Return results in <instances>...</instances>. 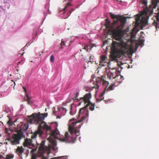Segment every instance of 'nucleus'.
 I'll return each mask as SVG.
<instances>
[{"label":"nucleus","instance_id":"obj_3","mask_svg":"<svg viewBox=\"0 0 159 159\" xmlns=\"http://www.w3.org/2000/svg\"><path fill=\"white\" fill-rule=\"evenodd\" d=\"M28 123H26L23 125L22 124L20 129L16 131L17 134H14L12 137L7 139L6 140L8 141L9 143L12 145H16L19 144L20 140L22 138L25 137L24 132L22 130L25 131L28 129Z\"/></svg>","mask_w":159,"mask_h":159},{"label":"nucleus","instance_id":"obj_12","mask_svg":"<svg viewBox=\"0 0 159 159\" xmlns=\"http://www.w3.org/2000/svg\"><path fill=\"white\" fill-rule=\"evenodd\" d=\"M110 14L111 16L112 19H116L115 20H114L113 22L111 24V29H114L115 27V25L117 24L118 23L119 21L117 18H114V17L115 16H118V15H115L114 14H111V13H110Z\"/></svg>","mask_w":159,"mask_h":159},{"label":"nucleus","instance_id":"obj_22","mask_svg":"<svg viewBox=\"0 0 159 159\" xmlns=\"http://www.w3.org/2000/svg\"><path fill=\"white\" fill-rule=\"evenodd\" d=\"M118 56H116L114 53H112L111 56V57L113 60L116 59V58L118 57Z\"/></svg>","mask_w":159,"mask_h":159},{"label":"nucleus","instance_id":"obj_28","mask_svg":"<svg viewBox=\"0 0 159 159\" xmlns=\"http://www.w3.org/2000/svg\"><path fill=\"white\" fill-rule=\"evenodd\" d=\"M65 44L64 43V42L62 41L61 43V44H60V47H61V48H62V46L64 45Z\"/></svg>","mask_w":159,"mask_h":159},{"label":"nucleus","instance_id":"obj_25","mask_svg":"<svg viewBox=\"0 0 159 159\" xmlns=\"http://www.w3.org/2000/svg\"><path fill=\"white\" fill-rule=\"evenodd\" d=\"M50 61L52 62H54V57L53 55H52L50 56Z\"/></svg>","mask_w":159,"mask_h":159},{"label":"nucleus","instance_id":"obj_13","mask_svg":"<svg viewBox=\"0 0 159 159\" xmlns=\"http://www.w3.org/2000/svg\"><path fill=\"white\" fill-rule=\"evenodd\" d=\"M116 71L115 72V73L112 71H110L108 72L107 74L108 78L110 79H114L116 78L117 76H118V75L116 74Z\"/></svg>","mask_w":159,"mask_h":159},{"label":"nucleus","instance_id":"obj_15","mask_svg":"<svg viewBox=\"0 0 159 159\" xmlns=\"http://www.w3.org/2000/svg\"><path fill=\"white\" fill-rule=\"evenodd\" d=\"M31 97H30L27 94L26 95V98H24L25 100L26 101L28 104H31L32 103V102L30 100Z\"/></svg>","mask_w":159,"mask_h":159},{"label":"nucleus","instance_id":"obj_18","mask_svg":"<svg viewBox=\"0 0 159 159\" xmlns=\"http://www.w3.org/2000/svg\"><path fill=\"white\" fill-rule=\"evenodd\" d=\"M95 46V45H92V46H88V45H85L84 48H83V49H84L86 50V52H87L88 51V50L90 49V50L93 48V46Z\"/></svg>","mask_w":159,"mask_h":159},{"label":"nucleus","instance_id":"obj_6","mask_svg":"<svg viewBox=\"0 0 159 159\" xmlns=\"http://www.w3.org/2000/svg\"><path fill=\"white\" fill-rule=\"evenodd\" d=\"M91 97V93H89L85 94L84 97L81 98V99L84 102V104L85 105L84 107H87L89 106V109L91 111H93L94 110L95 105V103L93 104L90 101V99Z\"/></svg>","mask_w":159,"mask_h":159},{"label":"nucleus","instance_id":"obj_17","mask_svg":"<svg viewBox=\"0 0 159 159\" xmlns=\"http://www.w3.org/2000/svg\"><path fill=\"white\" fill-rule=\"evenodd\" d=\"M105 91L104 90L102 93H101L100 96V99H97V102H100L104 99L103 95L105 94Z\"/></svg>","mask_w":159,"mask_h":159},{"label":"nucleus","instance_id":"obj_7","mask_svg":"<svg viewBox=\"0 0 159 159\" xmlns=\"http://www.w3.org/2000/svg\"><path fill=\"white\" fill-rule=\"evenodd\" d=\"M96 82L97 84L101 82L102 83L103 85L106 86L104 90L105 91L113 89L112 87L114 85V84H112L110 85V86H108V85L109 84V83L108 82L104 80V77L103 76H101V78L98 77L97 79Z\"/></svg>","mask_w":159,"mask_h":159},{"label":"nucleus","instance_id":"obj_32","mask_svg":"<svg viewBox=\"0 0 159 159\" xmlns=\"http://www.w3.org/2000/svg\"><path fill=\"white\" fill-rule=\"evenodd\" d=\"M23 89L24 91L25 92H26V89L24 87H23Z\"/></svg>","mask_w":159,"mask_h":159},{"label":"nucleus","instance_id":"obj_20","mask_svg":"<svg viewBox=\"0 0 159 159\" xmlns=\"http://www.w3.org/2000/svg\"><path fill=\"white\" fill-rule=\"evenodd\" d=\"M14 157V156L13 154H10L7 155L6 156V159H12Z\"/></svg>","mask_w":159,"mask_h":159},{"label":"nucleus","instance_id":"obj_1","mask_svg":"<svg viewBox=\"0 0 159 159\" xmlns=\"http://www.w3.org/2000/svg\"><path fill=\"white\" fill-rule=\"evenodd\" d=\"M89 111H86L85 115L83 116L80 120L75 122H72L69 126V134L68 132H66L65 137L61 138L60 137V134L58 130L56 128L52 132H51V127L47 125V124L43 120L44 118L47 117V113L44 114L34 113L30 116H29V119L28 121L30 124H34L36 125L39 124L37 131L32 135L31 138L32 139L35 138L38 135L39 137H41L43 133V130H46L49 131L50 133V137L48 140L50 142L53 143L54 144H56L55 141L54 139H57L60 140L61 141L74 143L76 139V136L79 135V129L82 125V124H79L80 122L84 121L87 120V117H88Z\"/></svg>","mask_w":159,"mask_h":159},{"label":"nucleus","instance_id":"obj_35","mask_svg":"<svg viewBox=\"0 0 159 159\" xmlns=\"http://www.w3.org/2000/svg\"><path fill=\"white\" fill-rule=\"evenodd\" d=\"M62 110H65L66 111V109L65 108H62Z\"/></svg>","mask_w":159,"mask_h":159},{"label":"nucleus","instance_id":"obj_34","mask_svg":"<svg viewBox=\"0 0 159 159\" xmlns=\"http://www.w3.org/2000/svg\"><path fill=\"white\" fill-rule=\"evenodd\" d=\"M148 21L147 20H146V21H145L146 24H147V25H148Z\"/></svg>","mask_w":159,"mask_h":159},{"label":"nucleus","instance_id":"obj_16","mask_svg":"<svg viewBox=\"0 0 159 159\" xmlns=\"http://www.w3.org/2000/svg\"><path fill=\"white\" fill-rule=\"evenodd\" d=\"M105 26L107 28L111 29V25H110V21L108 19H106Z\"/></svg>","mask_w":159,"mask_h":159},{"label":"nucleus","instance_id":"obj_9","mask_svg":"<svg viewBox=\"0 0 159 159\" xmlns=\"http://www.w3.org/2000/svg\"><path fill=\"white\" fill-rule=\"evenodd\" d=\"M158 11L155 16L156 20H154L152 23L153 25L156 27V28H159V9L158 8Z\"/></svg>","mask_w":159,"mask_h":159},{"label":"nucleus","instance_id":"obj_37","mask_svg":"<svg viewBox=\"0 0 159 159\" xmlns=\"http://www.w3.org/2000/svg\"><path fill=\"white\" fill-rule=\"evenodd\" d=\"M72 11H73L74 10L72 9Z\"/></svg>","mask_w":159,"mask_h":159},{"label":"nucleus","instance_id":"obj_19","mask_svg":"<svg viewBox=\"0 0 159 159\" xmlns=\"http://www.w3.org/2000/svg\"><path fill=\"white\" fill-rule=\"evenodd\" d=\"M7 117H8L9 120L7 122V124L9 125V126H11L12 125L13 123L12 121V120L9 116H7Z\"/></svg>","mask_w":159,"mask_h":159},{"label":"nucleus","instance_id":"obj_4","mask_svg":"<svg viewBox=\"0 0 159 159\" xmlns=\"http://www.w3.org/2000/svg\"><path fill=\"white\" fill-rule=\"evenodd\" d=\"M45 141H42L40 144L37 143L36 148L32 150L31 152L32 154V155L31 159H36V157L35 156V152L38 148L37 152L40 153V155L41 156H42L43 153L46 151L48 153V152L50 150V146L47 147L45 146Z\"/></svg>","mask_w":159,"mask_h":159},{"label":"nucleus","instance_id":"obj_14","mask_svg":"<svg viewBox=\"0 0 159 159\" xmlns=\"http://www.w3.org/2000/svg\"><path fill=\"white\" fill-rule=\"evenodd\" d=\"M31 143L32 140L31 139H26L25 140L23 145L25 147H27L31 145Z\"/></svg>","mask_w":159,"mask_h":159},{"label":"nucleus","instance_id":"obj_27","mask_svg":"<svg viewBox=\"0 0 159 159\" xmlns=\"http://www.w3.org/2000/svg\"><path fill=\"white\" fill-rule=\"evenodd\" d=\"M93 88H95L96 89H98L99 87V86L98 84H95L93 87H92Z\"/></svg>","mask_w":159,"mask_h":159},{"label":"nucleus","instance_id":"obj_11","mask_svg":"<svg viewBox=\"0 0 159 159\" xmlns=\"http://www.w3.org/2000/svg\"><path fill=\"white\" fill-rule=\"evenodd\" d=\"M24 149L22 146H18L16 149V152L18 156L21 157L22 153L24 152Z\"/></svg>","mask_w":159,"mask_h":159},{"label":"nucleus","instance_id":"obj_8","mask_svg":"<svg viewBox=\"0 0 159 159\" xmlns=\"http://www.w3.org/2000/svg\"><path fill=\"white\" fill-rule=\"evenodd\" d=\"M108 58L106 55H102L100 57L99 66H104L108 64Z\"/></svg>","mask_w":159,"mask_h":159},{"label":"nucleus","instance_id":"obj_10","mask_svg":"<svg viewBox=\"0 0 159 159\" xmlns=\"http://www.w3.org/2000/svg\"><path fill=\"white\" fill-rule=\"evenodd\" d=\"M114 18H117L119 21H120V24L122 25V26H124L126 21V18L125 17H123L120 15L118 16H115Z\"/></svg>","mask_w":159,"mask_h":159},{"label":"nucleus","instance_id":"obj_24","mask_svg":"<svg viewBox=\"0 0 159 159\" xmlns=\"http://www.w3.org/2000/svg\"><path fill=\"white\" fill-rule=\"evenodd\" d=\"M70 114L71 115H73L74 114V113L72 112V107L71 105H70Z\"/></svg>","mask_w":159,"mask_h":159},{"label":"nucleus","instance_id":"obj_21","mask_svg":"<svg viewBox=\"0 0 159 159\" xmlns=\"http://www.w3.org/2000/svg\"><path fill=\"white\" fill-rule=\"evenodd\" d=\"M85 107H83L82 108H81L79 111V113L80 114L81 113H83L85 111H86Z\"/></svg>","mask_w":159,"mask_h":159},{"label":"nucleus","instance_id":"obj_33","mask_svg":"<svg viewBox=\"0 0 159 159\" xmlns=\"http://www.w3.org/2000/svg\"><path fill=\"white\" fill-rule=\"evenodd\" d=\"M4 143L6 144V145H8V143L7 142H5Z\"/></svg>","mask_w":159,"mask_h":159},{"label":"nucleus","instance_id":"obj_30","mask_svg":"<svg viewBox=\"0 0 159 159\" xmlns=\"http://www.w3.org/2000/svg\"><path fill=\"white\" fill-rule=\"evenodd\" d=\"M58 159H67L65 157H58Z\"/></svg>","mask_w":159,"mask_h":159},{"label":"nucleus","instance_id":"obj_5","mask_svg":"<svg viewBox=\"0 0 159 159\" xmlns=\"http://www.w3.org/2000/svg\"><path fill=\"white\" fill-rule=\"evenodd\" d=\"M159 3V0H151V3L148 7L143 10L144 13L147 16L151 15L153 13V9L156 8Z\"/></svg>","mask_w":159,"mask_h":159},{"label":"nucleus","instance_id":"obj_26","mask_svg":"<svg viewBox=\"0 0 159 159\" xmlns=\"http://www.w3.org/2000/svg\"><path fill=\"white\" fill-rule=\"evenodd\" d=\"M141 2L142 4H144V5H147V2L146 0H142Z\"/></svg>","mask_w":159,"mask_h":159},{"label":"nucleus","instance_id":"obj_36","mask_svg":"<svg viewBox=\"0 0 159 159\" xmlns=\"http://www.w3.org/2000/svg\"><path fill=\"white\" fill-rule=\"evenodd\" d=\"M121 77H123V76H121Z\"/></svg>","mask_w":159,"mask_h":159},{"label":"nucleus","instance_id":"obj_29","mask_svg":"<svg viewBox=\"0 0 159 159\" xmlns=\"http://www.w3.org/2000/svg\"><path fill=\"white\" fill-rule=\"evenodd\" d=\"M78 94H79L78 93H76V96H75V99L79 100L78 98H77V96L78 95Z\"/></svg>","mask_w":159,"mask_h":159},{"label":"nucleus","instance_id":"obj_31","mask_svg":"<svg viewBox=\"0 0 159 159\" xmlns=\"http://www.w3.org/2000/svg\"><path fill=\"white\" fill-rule=\"evenodd\" d=\"M93 57L92 56H90V60L91 61V59H93Z\"/></svg>","mask_w":159,"mask_h":159},{"label":"nucleus","instance_id":"obj_23","mask_svg":"<svg viewBox=\"0 0 159 159\" xmlns=\"http://www.w3.org/2000/svg\"><path fill=\"white\" fill-rule=\"evenodd\" d=\"M71 4L70 3H68L67 4L66 6H65L64 8V10H66L69 7L71 6Z\"/></svg>","mask_w":159,"mask_h":159},{"label":"nucleus","instance_id":"obj_2","mask_svg":"<svg viewBox=\"0 0 159 159\" xmlns=\"http://www.w3.org/2000/svg\"><path fill=\"white\" fill-rule=\"evenodd\" d=\"M124 26L121 25L117 26L116 28L112 29L113 30H110L109 32L111 31L112 34L114 39L118 41V42L113 41L111 44V48L115 49L117 48H119L120 52L122 55H125L128 52L127 43L122 40V33Z\"/></svg>","mask_w":159,"mask_h":159}]
</instances>
